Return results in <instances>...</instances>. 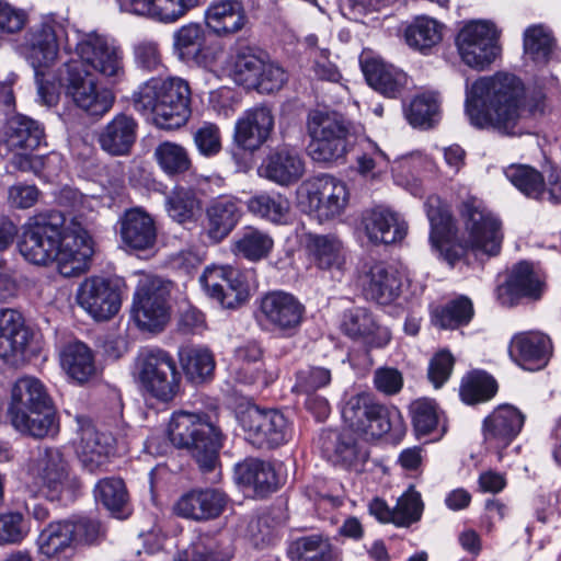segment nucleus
Listing matches in <instances>:
<instances>
[{"instance_id": "nucleus-50", "label": "nucleus", "mask_w": 561, "mask_h": 561, "mask_svg": "<svg viewBox=\"0 0 561 561\" xmlns=\"http://www.w3.org/2000/svg\"><path fill=\"white\" fill-rule=\"evenodd\" d=\"M443 25L427 16L416 18L404 32L407 44L423 54L428 53L443 38Z\"/></svg>"}, {"instance_id": "nucleus-33", "label": "nucleus", "mask_w": 561, "mask_h": 561, "mask_svg": "<svg viewBox=\"0 0 561 561\" xmlns=\"http://www.w3.org/2000/svg\"><path fill=\"white\" fill-rule=\"evenodd\" d=\"M403 274L394 266L378 262L366 273V294L380 305L391 304L400 295Z\"/></svg>"}, {"instance_id": "nucleus-16", "label": "nucleus", "mask_w": 561, "mask_h": 561, "mask_svg": "<svg viewBox=\"0 0 561 561\" xmlns=\"http://www.w3.org/2000/svg\"><path fill=\"white\" fill-rule=\"evenodd\" d=\"M76 50L82 66L92 68L110 83H117L124 79V53L113 39L89 33L78 42Z\"/></svg>"}, {"instance_id": "nucleus-47", "label": "nucleus", "mask_w": 561, "mask_h": 561, "mask_svg": "<svg viewBox=\"0 0 561 561\" xmlns=\"http://www.w3.org/2000/svg\"><path fill=\"white\" fill-rule=\"evenodd\" d=\"M274 247L273 238L265 231L254 227H244L233 241L232 250L236 255L250 262L266 259Z\"/></svg>"}, {"instance_id": "nucleus-10", "label": "nucleus", "mask_w": 561, "mask_h": 561, "mask_svg": "<svg viewBox=\"0 0 561 561\" xmlns=\"http://www.w3.org/2000/svg\"><path fill=\"white\" fill-rule=\"evenodd\" d=\"M66 76L61 79L66 96L72 104L89 116L102 117L111 111L115 102L114 93L101 87L91 73L78 61L65 64Z\"/></svg>"}, {"instance_id": "nucleus-63", "label": "nucleus", "mask_w": 561, "mask_h": 561, "mask_svg": "<svg viewBox=\"0 0 561 561\" xmlns=\"http://www.w3.org/2000/svg\"><path fill=\"white\" fill-rule=\"evenodd\" d=\"M423 511L421 494L413 488L404 492L394 506V525L407 527L420 519Z\"/></svg>"}, {"instance_id": "nucleus-11", "label": "nucleus", "mask_w": 561, "mask_h": 561, "mask_svg": "<svg viewBox=\"0 0 561 561\" xmlns=\"http://www.w3.org/2000/svg\"><path fill=\"white\" fill-rule=\"evenodd\" d=\"M304 210L319 221L334 219L343 214L348 203L346 184L328 174L305 181L298 191Z\"/></svg>"}, {"instance_id": "nucleus-34", "label": "nucleus", "mask_w": 561, "mask_h": 561, "mask_svg": "<svg viewBox=\"0 0 561 561\" xmlns=\"http://www.w3.org/2000/svg\"><path fill=\"white\" fill-rule=\"evenodd\" d=\"M59 362L67 377L78 385H83L96 376L94 354L83 342L67 343L59 352Z\"/></svg>"}, {"instance_id": "nucleus-51", "label": "nucleus", "mask_w": 561, "mask_h": 561, "mask_svg": "<svg viewBox=\"0 0 561 561\" xmlns=\"http://www.w3.org/2000/svg\"><path fill=\"white\" fill-rule=\"evenodd\" d=\"M323 455L334 463L351 465L356 458V444L347 431L327 430L320 437Z\"/></svg>"}, {"instance_id": "nucleus-48", "label": "nucleus", "mask_w": 561, "mask_h": 561, "mask_svg": "<svg viewBox=\"0 0 561 561\" xmlns=\"http://www.w3.org/2000/svg\"><path fill=\"white\" fill-rule=\"evenodd\" d=\"M314 264L321 270H341L345 263L343 242L334 234H316L309 240Z\"/></svg>"}, {"instance_id": "nucleus-31", "label": "nucleus", "mask_w": 561, "mask_h": 561, "mask_svg": "<svg viewBox=\"0 0 561 561\" xmlns=\"http://www.w3.org/2000/svg\"><path fill=\"white\" fill-rule=\"evenodd\" d=\"M138 124L124 113L115 115L99 133L98 142L111 156H126L137 138Z\"/></svg>"}, {"instance_id": "nucleus-9", "label": "nucleus", "mask_w": 561, "mask_h": 561, "mask_svg": "<svg viewBox=\"0 0 561 561\" xmlns=\"http://www.w3.org/2000/svg\"><path fill=\"white\" fill-rule=\"evenodd\" d=\"M66 39L65 24L48 14L27 30L19 50L34 72L49 71L56 65L59 49Z\"/></svg>"}, {"instance_id": "nucleus-49", "label": "nucleus", "mask_w": 561, "mask_h": 561, "mask_svg": "<svg viewBox=\"0 0 561 561\" xmlns=\"http://www.w3.org/2000/svg\"><path fill=\"white\" fill-rule=\"evenodd\" d=\"M181 366L186 377L196 383L213 376L215 358L213 353L203 346H186L179 352Z\"/></svg>"}, {"instance_id": "nucleus-38", "label": "nucleus", "mask_w": 561, "mask_h": 561, "mask_svg": "<svg viewBox=\"0 0 561 561\" xmlns=\"http://www.w3.org/2000/svg\"><path fill=\"white\" fill-rule=\"evenodd\" d=\"M197 3L198 0H125L124 5L134 14L147 15L157 21L170 23L182 18Z\"/></svg>"}, {"instance_id": "nucleus-57", "label": "nucleus", "mask_w": 561, "mask_h": 561, "mask_svg": "<svg viewBox=\"0 0 561 561\" xmlns=\"http://www.w3.org/2000/svg\"><path fill=\"white\" fill-rule=\"evenodd\" d=\"M231 550L208 535L199 536L175 561H229Z\"/></svg>"}, {"instance_id": "nucleus-42", "label": "nucleus", "mask_w": 561, "mask_h": 561, "mask_svg": "<svg viewBox=\"0 0 561 561\" xmlns=\"http://www.w3.org/2000/svg\"><path fill=\"white\" fill-rule=\"evenodd\" d=\"M44 139V129L34 119L12 117L4 131V142L10 151H33Z\"/></svg>"}, {"instance_id": "nucleus-56", "label": "nucleus", "mask_w": 561, "mask_h": 561, "mask_svg": "<svg viewBox=\"0 0 561 561\" xmlns=\"http://www.w3.org/2000/svg\"><path fill=\"white\" fill-rule=\"evenodd\" d=\"M440 100L436 92H423L404 108L408 122L414 127H431L439 114Z\"/></svg>"}, {"instance_id": "nucleus-3", "label": "nucleus", "mask_w": 561, "mask_h": 561, "mask_svg": "<svg viewBox=\"0 0 561 561\" xmlns=\"http://www.w3.org/2000/svg\"><path fill=\"white\" fill-rule=\"evenodd\" d=\"M461 234L457 238L450 214L430 205L427 217L431 224L430 242L440 250L444 243L458 241L462 250L476 255L495 256L501 252L504 232L500 217L477 196H467L457 205Z\"/></svg>"}, {"instance_id": "nucleus-23", "label": "nucleus", "mask_w": 561, "mask_h": 561, "mask_svg": "<svg viewBox=\"0 0 561 561\" xmlns=\"http://www.w3.org/2000/svg\"><path fill=\"white\" fill-rule=\"evenodd\" d=\"M32 332L24 317L15 309H0V357L16 365L24 360Z\"/></svg>"}, {"instance_id": "nucleus-25", "label": "nucleus", "mask_w": 561, "mask_h": 561, "mask_svg": "<svg viewBox=\"0 0 561 561\" xmlns=\"http://www.w3.org/2000/svg\"><path fill=\"white\" fill-rule=\"evenodd\" d=\"M227 496L217 489H194L183 494L174 510L179 516L204 522L217 518L227 505Z\"/></svg>"}, {"instance_id": "nucleus-54", "label": "nucleus", "mask_w": 561, "mask_h": 561, "mask_svg": "<svg viewBox=\"0 0 561 561\" xmlns=\"http://www.w3.org/2000/svg\"><path fill=\"white\" fill-rule=\"evenodd\" d=\"M473 313L472 301L466 296H460L442 307H437L432 313V321L434 325L440 329H456L468 324Z\"/></svg>"}, {"instance_id": "nucleus-39", "label": "nucleus", "mask_w": 561, "mask_h": 561, "mask_svg": "<svg viewBox=\"0 0 561 561\" xmlns=\"http://www.w3.org/2000/svg\"><path fill=\"white\" fill-rule=\"evenodd\" d=\"M9 419L18 432L35 438L55 437L59 433V421L53 405L37 411L16 412Z\"/></svg>"}, {"instance_id": "nucleus-61", "label": "nucleus", "mask_w": 561, "mask_h": 561, "mask_svg": "<svg viewBox=\"0 0 561 561\" xmlns=\"http://www.w3.org/2000/svg\"><path fill=\"white\" fill-rule=\"evenodd\" d=\"M362 153L357 156V171L367 179H376L385 173L389 167L388 156L369 139L359 144Z\"/></svg>"}, {"instance_id": "nucleus-6", "label": "nucleus", "mask_w": 561, "mask_h": 561, "mask_svg": "<svg viewBox=\"0 0 561 561\" xmlns=\"http://www.w3.org/2000/svg\"><path fill=\"white\" fill-rule=\"evenodd\" d=\"M342 417L351 431L366 440L385 435L400 438L405 433L401 412L396 407L374 402L367 393L352 396L342 409Z\"/></svg>"}, {"instance_id": "nucleus-37", "label": "nucleus", "mask_w": 561, "mask_h": 561, "mask_svg": "<svg viewBox=\"0 0 561 561\" xmlns=\"http://www.w3.org/2000/svg\"><path fill=\"white\" fill-rule=\"evenodd\" d=\"M239 484L252 488L257 496H265L277 489L278 480L273 466L257 458H248L234 467Z\"/></svg>"}, {"instance_id": "nucleus-18", "label": "nucleus", "mask_w": 561, "mask_h": 561, "mask_svg": "<svg viewBox=\"0 0 561 561\" xmlns=\"http://www.w3.org/2000/svg\"><path fill=\"white\" fill-rule=\"evenodd\" d=\"M76 299L78 305L98 321L113 318L122 305L118 286L99 276L85 278L78 287Z\"/></svg>"}, {"instance_id": "nucleus-13", "label": "nucleus", "mask_w": 561, "mask_h": 561, "mask_svg": "<svg viewBox=\"0 0 561 561\" xmlns=\"http://www.w3.org/2000/svg\"><path fill=\"white\" fill-rule=\"evenodd\" d=\"M305 306L293 294L274 290L259 300L255 320L261 329L283 336L295 335L304 320Z\"/></svg>"}, {"instance_id": "nucleus-27", "label": "nucleus", "mask_w": 561, "mask_h": 561, "mask_svg": "<svg viewBox=\"0 0 561 561\" xmlns=\"http://www.w3.org/2000/svg\"><path fill=\"white\" fill-rule=\"evenodd\" d=\"M206 27L218 37L242 31L249 20L243 5L236 0H213L204 13Z\"/></svg>"}, {"instance_id": "nucleus-8", "label": "nucleus", "mask_w": 561, "mask_h": 561, "mask_svg": "<svg viewBox=\"0 0 561 561\" xmlns=\"http://www.w3.org/2000/svg\"><path fill=\"white\" fill-rule=\"evenodd\" d=\"M134 377L151 397L168 402L179 390V373L172 355L159 347H144L134 365Z\"/></svg>"}, {"instance_id": "nucleus-41", "label": "nucleus", "mask_w": 561, "mask_h": 561, "mask_svg": "<svg viewBox=\"0 0 561 561\" xmlns=\"http://www.w3.org/2000/svg\"><path fill=\"white\" fill-rule=\"evenodd\" d=\"M75 538L76 527L72 520L53 522L39 534V551L48 558L60 559L75 549Z\"/></svg>"}, {"instance_id": "nucleus-24", "label": "nucleus", "mask_w": 561, "mask_h": 561, "mask_svg": "<svg viewBox=\"0 0 561 561\" xmlns=\"http://www.w3.org/2000/svg\"><path fill=\"white\" fill-rule=\"evenodd\" d=\"M511 358L525 370L543 368L552 354L550 337L540 331H525L513 335L508 346Z\"/></svg>"}, {"instance_id": "nucleus-14", "label": "nucleus", "mask_w": 561, "mask_h": 561, "mask_svg": "<svg viewBox=\"0 0 561 561\" xmlns=\"http://www.w3.org/2000/svg\"><path fill=\"white\" fill-rule=\"evenodd\" d=\"M238 420L247 439L259 448L278 447L288 443L293 436L291 423L277 410H262L251 405L239 413Z\"/></svg>"}, {"instance_id": "nucleus-5", "label": "nucleus", "mask_w": 561, "mask_h": 561, "mask_svg": "<svg viewBox=\"0 0 561 561\" xmlns=\"http://www.w3.org/2000/svg\"><path fill=\"white\" fill-rule=\"evenodd\" d=\"M171 443L186 448L204 472L213 471L222 446L221 432L205 414L179 411L172 414L168 427Z\"/></svg>"}, {"instance_id": "nucleus-12", "label": "nucleus", "mask_w": 561, "mask_h": 561, "mask_svg": "<svg viewBox=\"0 0 561 561\" xmlns=\"http://www.w3.org/2000/svg\"><path fill=\"white\" fill-rule=\"evenodd\" d=\"M168 284L161 278L141 274L133 299L131 314L141 330L160 331L169 321Z\"/></svg>"}, {"instance_id": "nucleus-59", "label": "nucleus", "mask_w": 561, "mask_h": 561, "mask_svg": "<svg viewBox=\"0 0 561 561\" xmlns=\"http://www.w3.org/2000/svg\"><path fill=\"white\" fill-rule=\"evenodd\" d=\"M507 180L525 196L540 199L543 176L535 168L526 164H511L504 170Z\"/></svg>"}, {"instance_id": "nucleus-35", "label": "nucleus", "mask_w": 561, "mask_h": 561, "mask_svg": "<svg viewBox=\"0 0 561 561\" xmlns=\"http://www.w3.org/2000/svg\"><path fill=\"white\" fill-rule=\"evenodd\" d=\"M363 225L373 243L391 244L402 240L407 233L405 224L399 221L396 213L385 207L367 210L363 216Z\"/></svg>"}, {"instance_id": "nucleus-40", "label": "nucleus", "mask_w": 561, "mask_h": 561, "mask_svg": "<svg viewBox=\"0 0 561 561\" xmlns=\"http://www.w3.org/2000/svg\"><path fill=\"white\" fill-rule=\"evenodd\" d=\"M362 70L368 84L388 98H396L407 82L402 71L379 59H365Z\"/></svg>"}, {"instance_id": "nucleus-32", "label": "nucleus", "mask_w": 561, "mask_h": 561, "mask_svg": "<svg viewBox=\"0 0 561 561\" xmlns=\"http://www.w3.org/2000/svg\"><path fill=\"white\" fill-rule=\"evenodd\" d=\"M203 289L222 306L232 307L231 296L236 299L242 293V282L238 270L231 266H208L199 277Z\"/></svg>"}, {"instance_id": "nucleus-4", "label": "nucleus", "mask_w": 561, "mask_h": 561, "mask_svg": "<svg viewBox=\"0 0 561 561\" xmlns=\"http://www.w3.org/2000/svg\"><path fill=\"white\" fill-rule=\"evenodd\" d=\"M138 112L152 115L161 129H176L185 125L191 116V89L179 77H153L139 85L133 95Z\"/></svg>"}, {"instance_id": "nucleus-20", "label": "nucleus", "mask_w": 561, "mask_h": 561, "mask_svg": "<svg viewBox=\"0 0 561 561\" xmlns=\"http://www.w3.org/2000/svg\"><path fill=\"white\" fill-rule=\"evenodd\" d=\"M525 423V415L514 405L501 404L495 408L482 424L486 448L497 454L502 460V450L518 436Z\"/></svg>"}, {"instance_id": "nucleus-45", "label": "nucleus", "mask_w": 561, "mask_h": 561, "mask_svg": "<svg viewBox=\"0 0 561 561\" xmlns=\"http://www.w3.org/2000/svg\"><path fill=\"white\" fill-rule=\"evenodd\" d=\"M245 205L253 216L276 225L286 224L290 211L288 198L277 192L257 193Z\"/></svg>"}, {"instance_id": "nucleus-29", "label": "nucleus", "mask_w": 561, "mask_h": 561, "mask_svg": "<svg viewBox=\"0 0 561 561\" xmlns=\"http://www.w3.org/2000/svg\"><path fill=\"white\" fill-rule=\"evenodd\" d=\"M242 217L240 201L231 195H221L206 208V231L214 242L224 240Z\"/></svg>"}, {"instance_id": "nucleus-1", "label": "nucleus", "mask_w": 561, "mask_h": 561, "mask_svg": "<svg viewBox=\"0 0 561 561\" xmlns=\"http://www.w3.org/2000/svg\"><path fill=\"white\" fill-rule=\"evenodd\" d=\"M465 112L470 124L504 137L530 134L545 113L541 94L529 95L523 81L511 73L481 77L466 89Z\"/></svg>"}, {"instance_id": "nucleus-21", "label": "nucleus", "mask_w": 561, "mask_h": 561, "mask_svg": "<svg viewBox=\"0 0 561 561\" xmlns=\"http://www.w3.org/2000/svg\"><path fill=\"white\" fill-rule=\"evenodd\" d=\"M76 421L79 436L76 451L82 466L93 473L107 462L115 439L110 433L99 431L91 420L83 415H77Z\"/></svg>"}, {"instance_id": "nucleus-60", "label": "nucleus", "mask_w": 561, "mask_h": 561, "mask_svg": "<svg viewBox=\"0 0 561 561\" xmlns=\"http://www.w3.org/2000/svg\"><path fill=\"white\" fill-rule=\"evenodd\" d=\"M165 208L169 216L178 221L191 220L201 208V201L192 188L175 187L165 199Z\"/></svg>"}, {"instance_id": "nucleus-17", "label": "nucleus", "mask_w": 561, "mask_h": 561, "mask_svg": "<svg viewBox=\"0 0 561 561\" xmlns=\"http://www.w3.org/2000/svg\"><path fill=\"white\" fill-rule=\"evenodd\" d=\"M28 474L34 479L46 497L54 501L67 489L78 485V480L70 477L68 461L57 448H46L31 462Z\"/></svg>"}, {"instance_id": "nucleus-28", "label": "nucleus", "mask_w": 561, "mask_h": 561, "mask_svg": "<svg viewBox=\"0 0 561 561\" xmlns=\"http://www.w3.org/2000/svg\"><path fill=\"white\" fill-rule=\"evenodd\" d=\"M206 39L207 35L202 25L190 23L174 32L173 48L181 60L207 68L213 65L215 55Z\"/></svg>"}, {"instance_id": "nucleus-64", "label": "nucleus", "mask_w": 561, "mask_h": 561, "mask_svg": "<svg viewBox=\"0 0 561 561\" xmlns=\"http://www.w3.org/2000/svg\"><path fill=\"white\" fill-rule=\"evenodd\" d=\"M332 374L329 368L321 366H308L296 373L294 389L297 392L310 394L331 383Z\"/></svg>"}, {"instance_id": "nucleus-36", "label": "nucleus", "mask_w": 561, "mask_h": 561, "mask_svg": "<svg viewBox=\"0 0 561 561\" xmlns=\"http://www.w3.org/2000/svg\"><path fill=\"white\" fill-rule=\"evenodd\" d=\"M51 405L53 400L45 385L36 377L22 376L12 386L8 415L47 409Z\"/></svg>"}, {"instance_id": "nucleus-52", "label": "nucleus", "mask_w": 561, "mask_h": 561, "mask_svg": "<svg viewBox=\"0 0 561 561\" xmlns=\"http://www.w3.org/2000/svg\"><path fill=\"white\" fill-rule=\"evenodd\" d=\"M153 157L162 172L170 178L186 173L193 165L187 149L173 141L160 142Z\"/></svg>"}, {"instance_id": "nucleus-62", "label": "nucleus", "mask_w": 561, "mask_h": 561, "mask_svg": "<svg viewBox=\"0 0 561 561\" xmlns=\"http://www.w3.org/2000/svg\"><path fill=\"white\" fill-rule=\"evenodd\" d=\"M552 35L548 27L536 24L524 32V51L534 61H545L552 49Z\"/></svg>"}, {"instance_id": "nucleus-15", "label": "nucleus", "mask_w": 561, "mask_h": 561, "mask_svg": "<svg viewBox=\"0 0 561 561\" xmlns=\"http://www.w3.org/2000/svg\"><path fill=\"white\" fill-rule=\"evenodd\" d=\"M497 37L494 23L485 20L468 22L456 37L461 60L471 68L485 69L499 55Z\"/></svg>"}, {"instance_id": "nucleus-58", "label": "nucleus", "mask_w": 561, "mask_h": 561, "mask_svg": "<svg viewBox=\"0 0 561 561\" xmlns=\"http://www.w3.org/2000/svg\"><path fill=\"white\" fill-rule=\"evenodd\" d=\"M496 390V381L490 375L472 371L462 378L459 396L465 403L476 404L490 400Z\"/></svg>"}, {"instance_id": "nucleus-44", "label": "nucleus", "mask_w": 561, "mask_h": 561, "mask_svg": "<svg viewBox=\"0 0 561 561\" xmlns=\"http://www.w3.org/2000/svg\"><path fill=\"white\" fill-rule=\"evenodd\" d=\"M287 554L291 561H342L341 552L321 535L293 540L287 548Z\"/></svg>"}, {"instance_id": "nucleus-26", "label": "nucleus", "mask_w": 561, "mask_h": 561, "mask_svg": "<svg viewBox=\"0 0 561 561\" xmlns=\"http://www.w3.org/2000/svg\"><path fill=\"white\" fill-rule=\"evenodd\" d=\"M259 175L282 186L296 183L305 173V163L297 150L283 146L272 150L259 167Z\"/></svg>"}, {"instance_id": "nucleus-55", "label": "nucleus", "mask_w": 561, "mask_h": 561, "mask_svg": "<svg viewBox=\"0 0 561 561\" xmlns=\"http://www.w3.org/2000/svg\"><path fill=\"white\" fill-rule=\"evenodd\" d=\"M414 431L419 437L430 434L442 435L439 431L443 412L433 399L420 398L410 405Z\"/></svg>"}, {"instance_id": "nucleus-46", "label": "nucleus", "mask_w": 561, "mask_h": 561, "mask_svg": "<svg viewBox=\"0 0 561 561\" xmlns=\"http://www.w3.org/2000/svg\"><path fill=\"white\" fill-rule=\"evenodd\" d=\"M265 57L251 47H243L231 56L228 71L232 80L247 89H254Z\"/></svg>"}, {"instance_id": "nucleus-53", "label": "nucleus", "mask_w": 561, "mask_h": 561, "mask_svg": "<svg viewBox=\"0 0 561 561\" xmlns=\"http://www.w3.org/2000/svg\"><path fill=\"white\" fill-rule=\"evenodd\" d=\"M94 495L113 515L123 518L128 515V494L119 478H105L98 482Z\"/></svg>"}, {"instance_id": "nucleus-19", "label": "nucleus", "mask_w": 561, "mask_h": 561, "mask_svg": "<svg viewBox=\"0 0 561 561\" xmlns=\"http://www.w3.org/2000/svg\"><path fill=\"white\" fill-rule=\"evenodd\" d=\"M546 290V280L542 274L535 271L527 262L516 264L506 280L495 289L496 300L504 307H513L526 299L537 301Z\"/></svg>"}, {"instance_id": "nucleus-2", "label": "nucleus", "mask_w": 561, "mask_h": 561, "mask_svg": "<svg viewBox=\"0 0 561 561\" xmlns=\"http://www.w3.org/2000/svg\"><path fill=\"white\" fill-rule=\"evenodd\" d=\"M21 255L35 265L56 262L65 277L84 273L93 255V241L76 218L67 222L57 210L31 218L18 242Z\"/></svg>"}, {"instance_id": "nucleus-22", "label": "nucleus", "mask_w": 561, "mask_h": 561, "mask_svg": "<svg viewBox=\"0 0 561 561\" xmlns=\"http://www.w3.org/2000/svg\"><path fill=\"white\" fill-rule=\"evenodd\" d=\"M274 116L270 107L256 105L245 110L236 121L233 142L242 150L254 152L270 138Z\"/></svg>"}, {"instance_id": "nucleus-43", "label": "nucleus", "mask_w": 561, "mask_h": 561, "mask_svg": "<svg viewBox=\"0 0 561 561\" xmlns=\"http://www.w3.org/2000/svg\"><path fill=\"white\" fill-rule=\"evenodd\" d=\"M263 351L256 342H247L234 350L231 369L236 380L252 385L256 381L266 382L262 370Z\"/></svg>"}, {"instance_id": "nucleus-30", "label": "nucleus", "mask_w": 561, "mask_h": 561, "mask_svg": "<svg viewBox=\"0 0 561 561\" xmlns=\"http://www.w3.org/2000/svg\"><path fill=\"white\" fill-rule=\"evenodd\" d=\"M119 236L125 247L147 250L154 245L157 229L153 219L140 208H131L119 219Z\"/></svg>"}, {"instance_id": "nucleus-7", "label": "nucleus", "mask_w": 561, "mask_h": 561, "mask_svg": "<svg viewBox=\"0 0 561 561\" xmlns=\"http://www.w3.org/2000/svg\"><path fill=\"white\" fill-rule=\"evenodd\" d=\"M309 156L317 162H334L348 151L350 123L339 113L314 108L308 112Z\"/></svg>"}]
</instances>
